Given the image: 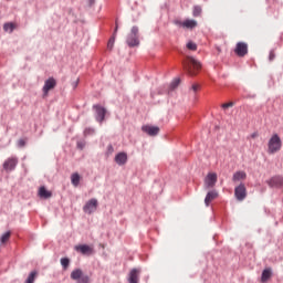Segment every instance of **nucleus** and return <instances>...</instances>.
I'll return each mask as SVG.
<instances>
[{"label": "nucleus", "mask_w": 283, "mask_h": 283, "mask_svg": "<svg viewBox=\"0 0 283 283\" xmlns=\"http://www.w3.org/2000/svg\"><path fill=\"white\" fill-rule=\"evenodd\" d=\"M201 67L202 65L200 64V62H198V60L193 57H188L184 62V70L188 74V76H196L200 72Z\"/></svg>", "instance_id": "f257e3e1"}, {"label": "nucleus", "mask_w": 283, "mask_h": 283, "mask_svg": "<svg viewBox=\"0 0 283 283\" xmlns=\"http://www.w3.org/2000/svg\"><path fill=\"white\" fill-rule=\"evenodd\" d=\"M116 32H118V24H116L115 32H114V36H112V38L108 40V43H107L108 50H112V48H114V43H115V41H116Z\"/></svg>", "instance_id": "5701e85b"}, {"label": "nucleus", "mask_w": 283, "mask_h": 283, "mask_svg": "<svg viewBox=\"0 0 283 283\" xmlns=\"http://www.w3.org/2000/svg\"><path fill=\"white\" fill-rule=\"evenodd\" d=\"M271 275H272L271 269L263 270L261 275V282L263 283L269 282V280H271Z\"/></svg>", "instance_id": "4be33fe9"}, {"label": "nucleus", "mask_w": 283, "mask_h": 283, "mask_svg": "<svg viewBox=\"0 0 283 283\" xmlns=\"http://www.w3.org/2000/svg\"><path fill=\"white\" fill-rule=\"evenodd\" d=\"M186 46L192 52H196V50H198V44H196L193 41H189Z\"/></svg>", "instance_id": "bb28decb"}, {"label": "nucleus", "mask_w": 283, "mask_h": 283, "mask_svg": "<svg viewBox=\"0 0 283 283\" xmlns=\"http://www.w3.org/2000/svg\"><path fill=\"white\" fill-rule=\"evenodd\" d=\"M216 182H218V175L214 172L208 174L205 179L206 188L211 189L212 187H216Z\"/></svg>", "instance_id": "9b49d317"}, {"label": "nucleus", "mask_w": 283, "mask_h": 283, "mask_svg": "<svg viewBox=\"0 0 283 283\" xmlns=\"http://www.w3.org/2000/svg\"><path fill=\"white\" fill-rule=\"evenodd\" d=\"M115 163L116 165H119V167L127 165V153H118L115 156Z\"/></svg>", "instance_id": "dca6fc26"}, {"label": "nucleus", "mask_w": 283, "mask_h": 283, "mask_svg": "<svg viewBox=\"0 0 283 283\" xmlns=\"http://www.w3.org/2000/svg\"><path fill=\"white\" fill-rule=\"evenodd\" d=\"M251 138H258V133H253V134L251 135Z\"/></svg>", "instance_id": "4c0bfd02"}, {"label": "nucleus", "mask_w": 283, "mask_h": 283, "mask_svg": "<svg viewBox=\"0 0 283 283\" xmlns=\"http://www.w3.org/2000/svg\"><path fill=\"white\" fill-rule=\"evenodd\" d=\"M71 182H72L73 187H78V185H81V175H78V172L72 174Z\"/></svg>", "instance_id": "412c9836"}, {"label": "nucleus", "mask_w": 283, "mask_h": 283, "mask_svg": "<svg viewBox=\"0 0 283 283\" xmlns=\"http://www.w3.org/2000/svg\"><path fill=\"white\" fill-rule=\"evenodd\" d=\"M200 14H202V8L200 6H195L192 10V15L200 17Z\"/></svg>", "instance_id": "393cba45"}, {"label": "nucleus", "mask_w": 283, "mask_h": 283, "mask_svg": "<svg viewBox=\"0 0 283 283\" xmlns=\"http://www.w3.org/2000/svg\"><path fill=\"white\" fill-rule=\"evenodd\" d=\"M128 48H136L140 45V40H138V27H133L130 33L126 39Z\"/></svg>", "instance_id": "7ed1b4c3"}, {"label": "nucleus", "mask_w": 283, "mask_h": 283, "mask_svg": "<svg viewBox=\"0 0 283 283\" xmlns=\"http://www.w3.org/2000/svg\"><path fill=\"white\" fill-rule=\"evenodd\" d=\"M9 240H10V232H6L4 234H2L1 237L2 244H6V242H8Z\"/></svg>", "instance_id": "7c9ffc66"}, {"label": "nucleus", "mask_w": 283, "mask_h": 283, "mask_svg": "<svg viewBox=\"0 0 283 283\" xmlns=\"http://www.w3.org/2000/svg\"><path fill=\"white\" fill-rule=\"evenodd\" d=\"M97 209L98 200L96 198H92L83 207L84 213H87L88 216H92V213H94Z\"/></svg>", "instance_id": "423d86ee"}, {"label": "nucleus", "mask_w": 283, "mask_h": 283, "mask_svg": "<svg viewBox=\"0 0 283 283\" xmlns=\"http://www.w3.org/2000/svg\"><path fill=\"white\" fill-rule=\"evenodd\" d=\"M36 275H39V273L36 271H32L24 283H34L36 280Z\"/></svg>", "instance_id": "b1692460"}, {"label": "nucleus", "mask_w": 283, "mask_h": 283, "mask_svg": "<svg viewBox=\"0 0 283 283\" xmlns=\"http://www.w3.org/2000/svg\"><path fill=\"white\" fill-rule=\"evenodd\" d=\"M19 165V158L17 157H9L3 163V169L7 171H14L17 169V166Z\"/></svg>", "instance_id": "1a4fd4ad"}, {"label": "nucleus", "mask_w": 283, "mask_h": 283, "mask_svg": "<svg viewBox=\"0 0 283 283\" xmlns=\"http://www.w3.org/2000/svg\"><path fill=\"white\" fill-rule=\"evenodd\" d=\"M229 107H233V102L222 104V109H229Z\"/></svg>", "instance_id": "473e14b6"}, {"label": "nucleus", "mask_w": 283, "mask_h": 283, "mask_svg": "<svg viewBox=\"0 0 283 283\" xmlns=\"http://www.w3.org/2000/svg\"><path fill=\"white\" fill-rule=\"evenodd\" d=\"M39 196L40 198H44L45 200H48V198H52V192L45 189V186H42L39 189Z\"/></svg>", "instance_id": "aec40b11"}, {"label": "nucleus", "mask_w": 283, "mask_h": 283, "mask_svg": "<svg viewBox=\"0 0 283 283\" xmlns=\"http://www.w3.org/2000/svg\"><path fill=\"white\" fill-rule=\"evenodd\" d=\"M268 185L270 187H275L276 189H280L283 187V177L282 176H274L269 181Z\"/></svg>", "instance_id": "2eb2a0df"}, {"label": "nucleus", "mask_w": 283, "mask_h": 283, "mask_svg": "<svg viewBox=\"0 0 283 283\" xmlns=\"http://www.w3.org/2000/svg\"><path fill=\"white\" fill-rule=\"evenodd\" d=\"M237 56H247L249 54V44L245 42H238L234 49Z\"/></svg>", "instance_id": "0eeeda50"}, {"label": "nucleus", "mask_w": 283, "mask_h": 283, "mask_svg": "<svg viewBox=\"0 0 283 283\" xmlns=\"http://www.w3.org/2000/svg\"><path fill=\"white\" fill-rule=\"evenodd\" d=\"M175 25H178V28H184L185 30H193V28H198V21L187 19L185 21L175 20Z\"/></svg>", "instance_id": "39448f33"}, {"label": "nucleus", "mask_w": 283, "mask_h": 283, "mask_svg": "<svg viewBox=\"0 0 283 283\" xmlns=\"http://www.w3.org/2000/svg\"><path fill=\"white\" fill-rule=\"evenodd\" d=\"M269 61H275V50L270 51Z\"/></svg>", "instance_id": "2f4dec72"}, {"label": "nucleus", "mask_w": 283, "mask_h": 283, "mask_svg": "<svg viewBox=\"0 0 283 283\" xmlns=\"http://www.w3.org/2000/svg\"><path fill=\"white\" fill-rule=\"evenodd\" d=\"M61 264H62L64 271H67V269L70 266V260L67 258H62L61 259Z\"/></svg>", "instance_id": "cd10ccee"}, {"label": "nucleus", "mask_w": 283, "mask_h": 283, "mask_svg": "<svg viewBox=\"0 0 283 283\" xmlns=\"http://www.w3.org/2000/svg\"><path fill=\"white\" fill-rule=\"evenodd\" d=\"M18 147H25V139H19Z\"/></svg>", "instance_id": "f704fd0d"}, {"label": "nucleus", "mask_w": 283, "mask_h": 283, "mask_svg": "<svg viewBox=\"0 0 283 283\" xmlns=\"http://www.w3.org/2000/svg\"><path fill=\"white\" fill-rule=\"evenodd\" d=\"M4 32H14V24L13 23H4L3 24Z\"/></svg>", "instance_id": "a878e982"}, {"label": "nucleus", "mask_w": 283, "mask_h": 283, "mask_svg": "<svg viewBox=\"0 0 283 283\" xmlns=\"http://www.w3.org/2000/svg\"><path fill=\"white\" fill-rule=\"evenodd\" d=\"M140 274V271L137 269H133L129 273L128 282L129 283H138V275Z\"/></svg>", "instance_id": "6ab92c4d"}, {"label": "nucleus", "mask_w": 283, "mask_h": 283, "mask_svg": "<svg viewBox=\"0 0 283 283\" xmlns=\"http://www.w3.org/2000/svg\"><path fill=\"white\" fill-rule=\"evenodd\" d=\"M93 109H95V114H96L95 119L97 120V123L102 125L103 120H105V114H107V109H105V107L101 105H94Z\"/></svg>", "instance_id": "6e6552de"}, {"label": "nucleus", "mask_w": 283, "mask_h": 283, "mask_svg": "<svg viewBox=\"0 0 283 283\" xmlns=\"http://www.w3.org/2000/svg\"><path fill=\"white\" fill-rule=\"evenodd\" d=\"M55 87H56V80H54V77H50L49 80H46L42 88L44 96H48V94H50V90H54Z\"/></svg>", "instance_id": "f8f14e48"}, {"label": "nucleus", "mask_w": 283, "mask_h": 283, "mask_svg": "<svg viewBox=\"0 0 283 283\" xmlns=\"http://www.w3.org/2000/svg\"><path fill=\"white\" fill-rule=\"evenodd\" d=\"M75 251L82 253V255H92L94 253V249L87 244L76 245Z\"/></svg>", "instance_id": "4468645a"}, {"label": "nucleus", "mask_w": 283, "mask_h": 283, "mask_svg": "<svg viewBox=\"0 0 283 283\" xmlns=\"http://www.w3.org/2000/svg\"><path fill=\"white\" fill-rule=\"evenodd\" d=\"M233 182H240V180H247V172L239 170L235 171L232 176Z\"/></svg>", "instance_id": "a211bd4d"}, {"label": "nucleus", "mask_w": 283, "mask_h": 283, "mask_svg": "<svg viewBox=\"0 0 283 283\" xmlns=\"http://www.w3.org/2000/svg\"><path fill=\"white\" fill-rule=\"evenodd\" d=\"M178 85H180V78H175V80L170 83V90H176V87H178Z\"/></svg>", "instance_id": "c756f323"}, {"label": "nucleus", "mask_w": 283, "mask_h": 283, "mask_svg": "<svg viewBox=\"0 0 283 283\" xmlns=\"http://www.w3.org/2000/svg\"><path fill=\"white\" fill-rule=\"evenodd\" d=\"M78 87V78L73 83V88L76 90Z\"/></svg>", "instance_id": "e433bc0d"}, {"label": "nucleus", "mask_w": 283, "mask_h": 283, "mask_svg": "<svg viewBox=\"0 0 283 283\" xmlns=\"http://www.w3.org/2000/svg\"><path fill=\"white\" fill-rule=\"evenodd\" d=\"M142 132H144L148 136H158V134L160 133V128L158 126L144 125L142 127Z\"/></svg>", "instance_id": "ddd939ff"}, {"label": "nucleus", "mask_w": 283, "mask_h": 283, "mask_svg": "<svg viewBox=\"0 0 283 283\" xmlns=\"http://www.w3.org/2000/svg\"><path fill=\"white\" fill-rule=\"evenodd\" d=\"M281 150H282V138H280V135L273 134L268 140L266 153L269 154V156H273Z\"/></svg>", "instance_id": "f03ea898"}, {"label": "nucleus", "mask_w": 283, "mask_h": 283, "mask_svg": "<svg viewBox=\"0 0 283 283\" xmlns=\"http://www.w3.org/2000/svg\"><path fill=\"white\" fill-rule=\"evenodd\" d=\"M77 148L84 149L85 148V142H77Z\"/></svg>", "instance_id": "c9c22d12"}, {"label": "nucleus", "mask_w": 283, "mask_h": 283, "mask_svg": "<svg viewBox=\"0 0 283 283\" xmlns=\"http://www.w3.org/2000/svg\"><path fill=\"white\" fill-rule=\"evenodd\" d=\"M216 198H218V191H216V190L209 191L205 198L206 207H209L211 205V202H213V200H216Z\"/></svg>", "instance_id": "f3484780"}, {"label": "nucleus", "mask_w": 283, "mask_h": 283, "mask_svg": "<svg viewBox=\"0 0 283 283\" xmlns=\"http://www.w3.org/2000/svg\"><path fill=\"white\" fill-rule=\"evenodd\" d=\"M192 92H198L200 90V84H192L191 86Z\"/></svg>", "instance_id": "72a5a7b5"}, {"label": "nucleus", "mask_w": 283, "mask_h": 283, "mask_svg": "<svg viewBox=\"0 0 283 283\" xmlns=\"http://www.w3.org/2000/svg\"><path fill=\"white\" fill-rule=\"evenodd\" d=\"M71 280H74L76 283H90V276L83 274L81 269H75L71 272Z\"/></svg>", "instance_id": "20e7f679"}, {"label": "nucleus", "mask_w": 283, "mask_h": 283, "mask_svg": "<svg viewBox=\"0 0 283 283\" xmlns=\"http://www.w3.org/2000/svg\"><path fill=\"white\" fill-rule=\"evenodd\" d=\"M96 133V130L94 128H85L84 129V136H94V134Z\"/></svg>", "instance_id": "c85d7f7f"}, {"label": "nucleus", "mask_w": 283, "mask_h": 283, "mask_svg": "<svg viewBox=\"0 0 283 283\" xmlns=\"http://www.w3.org/2000/svg\"><path fill=\"white\" fill-rule=\"evenodd\" d=\"M234 196L237 200L242 202L244 198H247V186L244 184H240L238 187L234 188Z\"/></svg>", "instance_id": "9d476101"}]
</instances>
